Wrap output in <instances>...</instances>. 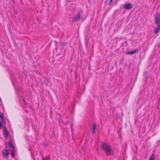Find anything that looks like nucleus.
<instances>
[{"label": "nucleus", "mask_w": 160, "mask_h": 160, "mask_svg": "<svg viewBox=\"0 0 160 160\" xmlns=\"http://www.w3.org/2000/svg\"><path fill=\"white\" fill-rule=\"evenodd\" d=\"M112 2H113L112 0H110L109 2L108 3V4L109 5H110L111 4V3Z\"/></svg>", "instance_id": "obj_17"}, {"label": "nucleus", "mask_w": 160, "mask_h": 160, "mask_svg": "<svg viewBox=\"0 0 160 160\" xmlns=\"http://www.w3.org/2000/svg\"><path fill=\"white\" fill-rule=\"evenodd\" d=\"M138 48H137L132 51L127 52L125 53V54H130V55H133L135 54L136 53H138Z\"/></svg>", "instance_id": "obj_7"}, {"label": "nucleus", "mask_w": 160, "mask_h": 160, "mask_svg": "<svg viewBox=\"0 0 160 160\" xmlns=\"http://www.w3.org/2000/svg\"><path fill=\"white\" fill-rule=\"evenodd\" d=\"M8 147L9 148L13 149L15 147L13 144L12 138H9V141L8 142Z\"/></svg>", "instance_id": "obj_5"}, {"label": "nucleus", "mask_w": 160, "mask_h": 160, "mask_svg": "<svg viewBox=\"0 0 160 160\" xmlns=\"http://www.w3.org/2000/svg\"><path fill=\"white\" fill-rule=\"evenodd\" d=\"M143 77L147 78L148 77V72L147 71L144 72L143 74Z\"/></svg>", "instance_id": "obj_14"}, {"label": "nucleus", "mask_w": 160, "mask_h": 160, "mask_svg": "<svg viewBox=\"0 0 160 160\" xmlns=\"http://www.w3.org/2000/svg\"><path fill=\"white\" fill-rule=\"evenodd\" d=\"M0 117L1 119L2 122L4 123H6L5 118L3 114L1 112H0Z\"/></svg>", "instance_id": "obj_9"}, {"label": "nucleus", "mask_w": 160, "mask_h": 160, "mask_svg": "<svg viewBox=\"0 0 160 160\" xmlns=\"http://www.w3.org/2000/svg\"><path fill=\"white\" fill-rule=\"evenodd\" d=\"M1 101V98H0V102Z\"/></svg>", "instance_id": "obj_22"}, {"label": "nucleus", "mask_w": 160, "mask_h": 160, "mask_svg": "<svg viewBox=\"0 0 160 160\" xmlns=\"http://www.w3.org/2000/svg\"><path fill=\"white\" fill-rule=\"evenodd\" d=\"M109 86L111 88H112L113 87H114V84H112L110 85Z\"/></svg>", "instance_id": "obj_16"}, {"label": "nucleus", "mask_w": 160, "mask_h": 160, "mask_svg": "<svg viewBox=\"0 0 160 160\" xmlns=\"http://www.w3.org/2000/svg\"><path fill=\"white\" fill-rule=\"evenodd\" d=\"M43 160H45V159L43 158Z\"/></svg>", "instance_id": "obj_23"}, {"label": "nucleus", "mask_w": 160, "mask_h": 160, "mask_svg": "<svg viewBox=\"0 0 160 160\" xmlns=\"http://www.w3.org/2000/svg\"><path fill=\"white\" fill-rule=\"evenodd\" d=\"M62 47L66 46L67 45V43L65 42H62L60 43Z\"/></svg>", "instance_id": "obj_15"}, {"label": "nucleus", "mask_w": 160, "mask_h": 160, "mask_svg": "<svg viewBox=\"0 0 160 160\" xmlns=\"http://www.w3.org/2000/svg\"><path fill=\"white\" fill-rule=\"evenodd\" d=\"M160 29V24H157L156 27L154 29V31L155 34H157L159 32Z\"/></svg>", "instance_id": "obj_6"}, {"label": "nucleus", "mask_w": 160, "mask_h": 160, "mask_svg": "<svg viewBox=\"0 0 160 160\" xmlns=\"http://www.w3.org/2000/svg\"><path fill=\"white\" fill-rule=\"evenodd\" d=\"M3 128L4 129L3 133L5 139H7L8 137V131L7 130V128L6 127H3Z\"/></svg>", "instance_id": "obj_4"}, {"label": "nucleus", "mask_w": 160, "mask_h": 160, "mask_svg": "<svg viewBox=\"0 0 160 160\" xmlns=\"http://www.w3.org/2000/svg\"><path fill=\"white\" fill-rule=\"evenodd\" d=\"M154 23L156 24H160V14L159 12L157 14L155 17Z\"/></svg>", "instance_id": "obj_2"}, {"label": "nucleus", "mask_w": 160, "mask_h": 160, "mask_svg": "<svg viewBox=\"0 0 160 160\" xmlns=\"http://www.w3.org/2000/svg\"><path fill=\"white\" fill-rule=\"evenodd\" d=\"M158 47H160V42L158 43Z\"/></svg>", "instance_id": "obj_20"}, {"label": "nucleus", "mask_w": 160, "mask_h": 160, "mask_svg": "<svg viewBox=\"0 0 160 160\" xmlns=\"http://www.w3.org/2000/svg\"><path fill=\"white\" fill-rule=\"evenodd\" d=\"M2 126V124L1 123V121H0V128H1Z\"/></svg>", "instance_id": "obj_19"}, {"label": "nucleus", "mask_w": 160, "mask_h": 160, "mask_svg": "<svg viewBox=\"0 0 160 160\" xmlns=\"http://www.w3.org/2000/svg\"><path fill=\"white\" fill-rule=\"evenodd\" d=\"M9 154L8 151L7 150L4 149L3 151V156L8 157Z\"/></svg>", "instance_id": "obj_10"}, {"label": "nucleus", "mask_w": 160, "mask_h": 160, "mask_svg": "<svg viewBox=\"0 0 160 160\" xmlns=\"http://www.w3.org/2000/svg\"><path fill=\"white\" fill-rule=\"evenodd\" d=\"M101 147L104 151L107 156L112 155V148L109 145L105 143H102Z\"/></svg>", "instance_id": "obj_1"}, {"label": "nucleus", "mask_w": 160, "mask_h": 160, "mask_svg": "<svg viewBox=\"0 0 160 160\" xmlns=\"http://www.w3.org/2000/svg\"><path fill=\"white\" fill-rule=\"evenodd\" d=\"M80 14L79 12H78L77 14H76L74 18L73 19V21L74 22L76 21H77L80 19Z\"/></svg>", "instance_id": "obj_8"}, {"label": "nucleus", "mask_w": 160, "mask_h": 160, "mask_svg": "<svg viewBox=\"0 0 160 160\" xmlns=\"http://www.w3.org/2000/svg\"><path fill=\"white\" fill-rule=\"evenodd\" d=\"M49 158H47V160H49Z\"/></svg>", "instance_id": "obj_21"}, {"label": "nucleus", "mask_w": 160, "mask_h": 160, "mask_svg": "<svg viewBox=\"0 0 160 160\" xmlns=\"http://www.w3.org/2000/svg\"><path fill=\"white\" fill-rule=\"evenodd\" d=\"M16 150L15 147L13 149H12V150L11 151V154L12 158H14L15 157V154H16Z\"/></svg>", "instance_id": "obj_11"}, {"label": "nucleus", "mask_w": 160, "mask_h": 160, "mask_svg": "<svg viewBox=\"0 0 160 160\" xmlns=\"http://www.w3.org/2000/svg\"><path fill=\"white\" fill-rule=\"evenodd\" d=\"M123 8L126 9H129L132 8L133 6L132 4L130 3H126L123 7Z\"/></svg>", "instance_id": "obj_3"}, {"label": "nucleus", "mask_w": 160, "mask_h": 160, "mask_svg": "<svg viewBox=\"0 0 160 160\" xmlns=\"http://www.w3.org/2000/svg\"><path fill=\"white\" fill-rule=\"evenodd\" d=\"M23 103L24 105H26V104L27 103V102H26L24 100H23Z\"/></svg>", "instance_id": "obj_18"}, {"label": "nucleus", "mask_w": 160, "mask_h": 160, "mask_svg": "<svg viewBox=\"0 0 160 160\" xmlns=\"http://www.w3.org/2000/svg\"><path fill=\"white\" fill-rule=\"evenodd\" d=\"M97 124L96 123H94L92 125V129H93V133L95 132V129L97 127Z\"/></svg>", "instance_id": "obj_12"}, {"label": "nucleus", "mask_w": 160, "mask_h": 160, "mask_svg": "<svg viewBox=\"0 0 160 160\" xmlns=\"http://www.w3.org/2000/svg\"><path fill=\"white\" fill-rule=\"evenodd\" d=\"M155 159V157H154V154H152L151 156L150 157L149 160H154Z\"/></svg>", "instance_id": "obj_13"}]
</instances>
